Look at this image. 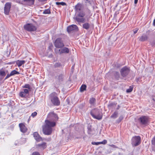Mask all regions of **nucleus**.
Wrapping results in <instances>:
<instances>
[{
    "label": "nucleus",
    "mask_w": 155,
    "mask_h": 155,
    "mask_svg": "<svg viewBox=\"0 0 155 155\" xmlns=\"http://www.w3.org/2000/svg\"><path fill=\"white\" fill-rule=\"evenodd\" d=\"M138 30V28H136L134 30V34H135L137 32Z\"/></svg>",
    "instance_id": "nucleus-42"
},
{
    "label": "nucleus",
    "mask_w": 155,
    "mask_h": 155,
    "mask_svg": "<svg viewBox=\"0 0 155 155\" xmlns=\"http://www.w3.org/2000/svg\"><path fill=\"white\" fill-rule=\"evenodd\" d=\"M24 29L29 31H36L37 27L32 24H27L24 26Z\"/></svg>",
    "instance_id": "nucleus-7"
},
{
    "label": "nucleus",
    "mask_w": 155,
    "mask_h": 155,
    "mask_svg": "<svg viewBox=\"0 0 155 155\" xmlns=\"http://www.w3.org/2000/svg\"><path fill=\"white\" fill-rule=\"evenodd\" d=\"M50 97L52 103L54 105L58 106L60 104V102L56 92H54L51 93L50 95Z\"/></svg>",
    "instance_id": "nucleus-3"
},
{
    "label": "nucleus",
    "mask_w": 155,
    "mask_h": 155,
    "mask_svg": "<svg viewBox=\"0 0 155 155\" xmlns=\"http://www.w3.org/2000/svg\"><path fill=\"white\" fill-rule=\"evenodd\" d=\"M153 24L154 26H155V19L153 20Z\"/></svg>",
    "instance_id": "nucleus-51"
},
{
    "label": "nucleus",
    "mask_w": 155,
    "mask_h": 155,
    "mask_svg": "<svg viewBox=\"0 0 155 155\" xmlns=\"http://www.w3.org/2000/svg\"><path fill=\"white\" fill-rule=\"evenodd\" d=\"M90 114L93 118L97 120H101L102 118L103 114L98 109L94 108L92 109Z\"/></svg>",
    "instance_id": "nucleus-2"
},
{
    "label": "nucleus",
    "mask_w": 155,
    "mask_h": 155,
    "mask_svg": "<svg viewBox=\"0 0 155 155\" xmlns=\"http://www.w3.org/2000/svg\"><path fill=\"white\" fill-rule=\"evenodd\" d=\"M130 71L129 68L125 66L121 68L120 70V73L121 76L123 77H125L129 73Z\"/></svg>",
    "instance_id": "nucleus-9"
},
{
    "label": "nucleus",
    "mask_w": 155,
    "mask_h": 155,
    "mask_svg": "<svg viewBox=\"0 0 155 155\" xmlns=\"http://www.w3.org/2000/svg\"><path fill=\"white\" fill-rule=\"evenodd\" d=\"M61 65V64L59 63H56L54 65V66L55 67H58L60 66Z\"/></svg>",
    "instance_id": "nucleus-39"
},
{
    "label": "nucleus",
    "mask_w": 155,
    "mask_h": 155,
    "mask_svg": "<svg viewBox=\"0 0 155 155\" xmlns=\"http://www.w3.org/2000/svg\"><path fill=\"white\" fill-rule=\"evenodd\" d=\"M33 135L35 140L38 142L42 140V138L39 135L37 132H34Z\"/></svg>",
    "instance_id": "nucleus-17"
},
{
    "label": "nucleus",
    "mask_w": 155,
    "mask_h": 155,
    "mask_svg": "<svg viewBox=\"0 0 155 155\" xmlns=\"http://www.w3.org/2000/svg\"><path fill=\"white\" fill-rule=\"evenodd\" d=\"M152 100L154 101H155V96H153L152 97Z\"/></svg>",
    "instance_id": "nucleus-47"
},
{
    "label": "nucleus",
    "mask_w": 155,
    "mask_h": 155,
    "mask_svg": "<svg viewBox=\"0 0 155 155\" xmlns=\"http://www.w3.org/2000/svg\"><path fill=\"white\" fill-rule=\"evenodd\" d=\"M91 129H88V134H92L91 133Z\"/></svg>",
    "instance_id": "nucleus-46"
},
{
    "label": "nucleus",
    "mask_w": 155,
    "mask_h": 155,
    "mask_svg": "<svg viewBox=\"0 0 155 155\" xmlns=\"http://www.w3.org/2000/svg\"><path fill=\"white\" fill-rule=\"evenodd\" d=\"M151 142L152 144L155 146V136L152 139Z\"/></svg>",
    "instance_id": "nucleus-35"
},
{
    "label": "nucleus",
    "mask_w": 155,
    "mask_h": 155,
    "mask_svg": "<svg viewBox=\"0 0 155 155\" xmlns=\"http://www.w3.org/2000/svg\"><path fill=\"white\" fill-rule=\"evenodd\" d=\"M78 30V26L74 25H72L68 26L67 28V31L69 33L71 32L76 31Z\"/></svg>",
    "instance_id": "nucleus-10"
},
{
    "label": "nucleus",
    "mask_w": 155,
    "mask_h": 155,
    "mask_svg": "<svg viewBox=\"0 0 155 155\" xmlns=\"http://www.w3.org/2000/svg\"><path fill=\"white\" fill-rule=\"evenodd\" d=\"M151 45L152 46H155V40L153 41Z\"/></svg>",
    "instance_id": "nucleus-45"
},
{
    "label": "nucleus",
    "mask_w": 155,
    "mask_h": 155,
    "mask_svg": "<svg viewBox=\"0 0 155 155\" xmlns=\"http://www.w3.org/2000/svg\"><path fill=\"white\" fill-rule=\"evenodd\" d=\"M43 14H50L51 13L50 10L49 9H45L43 12Z\"/></svg>",
    "instance_id": "nucleus-30"
},
{
    "label": "nucleus",
    "mask_w": 155,
    "mask_h": 155,
    "mask_svg": "<svg viewBox=\"0 0 155 155\" xmlns=\"http://www.w3.org/2000/svg\"><path fill=\"white\" fill-rule=\"evenodd\" d=\"M112 105H113V104H110L109 105V106H111Z\"/></svg>",
    "instance_id": "nucleus-54"
},
{
    "label": "nucleus",
    "mask_w": 155,
    "mask_h": 155,
    "mask_svg": "<svg viewBox=\"0 0 155 155\" xmlns=\"http://www.w3.org/2000/svg\"><path fill=\"white\" fill-rule=\"evenodd\" d=\"M7 75L6 76V77H5V80L7 79L8 78H9V77L12 76V75H11V73L9 74L8 72V73H7Z\"/></svg>",
    "instance_id": "nucleus-37"
},
{
    "label": "nucleus",
    "mask_w": 155,
    "mask_h": 155,
    "mask_svg": "<svg viewBox=\"0 0 155 155\" xmlns=\"http://www.w3.org/2000/svg\"><path fill=\"white\" fill-rule=\"evenodd\" d=\"M96 99L93 97L91 98L89 100V103L92 105H94L95 103Z\"/></svg>",
    "instance_id": "nucleus-26"
},
{
    "label": "nucleus",
    "mask_w": 155,
    "mask_h": 155,
    "mask_svg": "<svg viewBox=\"0 0 155 155\" xmlns=\"http://www.w3.org/2000/svg\"><path fill=\"white\" fill-rule=\"evenodd\" d=\"M133 90V87L131 86H130L129 88L127 89L126 90V92L127 93H130Z\"/></svg>",
    "instance_id": "nucleus-33"
},
{
    "label": "nucleus",
    "mask_w": 155,
    "mask_h": 155,
    "mask_svg": "<svg viewBox=\"0 0 155 155\" xmlns=\"http://www.w3.org/2000/svg\"><path fill=\"white\" fill-rule=\"evenodd\" d=\"M69 49L67 47H63L59 49L58 52H57V53H59L60 54H68L69 53Z\"/></svg>",
    "instance_id": "nucleus-13"
},
{
    "label": "nucleus",
    "mask_w": 155,
    "mask_h": 155,
    "mask_svg": "<svg viewBox=\"0 0 155 155\" xmlns=\"http://www.w3.org/2000/svg\"><path fill=\"white\" fill-rule=\"evenodd\" d=\"M82 7V5L80 3H78L75 6V10L77 12H78L81 10Z\"/></svg>",
    "instance_id": "nucleus-21"
},
{
    "label": "nucleus",
    "mask_w": 155,
    "mask_h": 155,
    "mask_svg": "<svg viewBox=\"0 0 155 155\" xmlns=\"http://www.w3.org/2000/svg\"><path fill=\"white\" fill-rule=\"evenodd\" d=\"M87 86L85 84H83L80 88V91L83 92L86 90Z\"/></svg>",
    "instance_id": "nucleus-25"
},
{
    "label": "nucleus",
    "mask_w": 155,
    "mask_h": 155,
    "mask_svg": "<svg viewBox=\"0 0 155 155\" xmlns=\"http://www.w3.org/2000/svg\"><path fill=\"white\" fill-rule=\"evenodd\" d=\"M58 117L57 115L54 112L51 111L48 114L47 120H48L50 121H54L56 123V122L58 120Z\"/></svg>",
    "instance_id": "nucleus-4"
},
{
    "label": "nucleus",
    "mask_w": 155,
    "mask_h": 155,
    "mask_svg": "<svg viewBox=\"0 0 155 155\" xmlns=\"http://www.w3.org/2000/svg\"><path fill=\"white\" fill-rule=\"evenodd\" d=\"M141 137L139 136L133 137L131 139V144L135 147L139 145L141 143Z\"/></svg>",
    "instance_id": "nucleus-6"
},
{
    "label": "nucleus",
    "mask_w": 155,
    "mask_h": 155,
    "mask_svg": "<svg viewBox=\"0 0 155 155\" xmlns=\"http://www.w3.org/2000/svg\"><path fill=\"white\" fill-rule=\"evenodd\" d=\"M37 113L36 112H35L32 114L31 116L34 117L37 115Z\"/></svg>",
    "instance_id": "nucleus-40"
},
{
    "label": "nucleus",
    "mask_w": 155,
    "mask_h": 155,
    "mask_svg": "<svg viewBox=\"0 0 155 155\" xmlns=\"http://www.w3.org/2000/svg\"><path fill=\"white\" fill-rule=\"evenodd\" d=\"M64 74H59L58 75L55 76V78L57 80V81L58 82V84L59 85L60 82L62 81L63 80Z\"/></svg>",
    "instance_id": "nucleus-14"
},
{
    "label": "nucleus",
    "mask_w": 155,
    "mask_h": 155,
    "mask_svg": "<svg viewBox=\"0 0 155 155\" xmlns=\"http://www.w3.org/2000/svg\"><path fill=\"white\" fill-rule=\"evenodd\" d=\"M45 124L42 127L43 133L46 135H50L52 132V128L55 126L56 123L48 120H45Z\"/></svg>",
    "instance_id": "nucleus-1"
},
{
    "label": "nucleus",
    "mask_w": 155,
    "mask_h": 155,
    "mask_svg": "<svg viewBox=\"0 0 155 155\" xmlns=\"http://www.w3.org/2000/svg\"><path fill=\"white\" fill-rule=\"evenodd\" d=\"M118 113L117 111H115L114 113L110 116V118L113 119H115L117 117Z\"/></svg>",
    "instance_id": "nucleus-24"
},
{
    "label": "nucleus",
    "mask_w": 155,
    "mask_h": 155,
    "mask_svg": "<svg viewBox=\"0 0 155 155\" xmlns=\"http://www.w3.org/2000/svg\"><path fill=\"white\" fill-rule=\"evenodd\" d=\"M46 143L43 142L41 144H37L36 145V147L37 148L44 149L46 147Z\"/></svg>",
    "instance_id": "nucleus-18"
},
{
    "label": "nucleus",
    "mask_w": 155,
    "mask_h": 155,
    "mask_svg": "<svg viewBox=\"0 0 155 155\" xmlns=\"http://www.w3.org/2000/svg\"><path fill=\"white\" fill-rule=\"evenodd\" d=\"M109 146L114 148H118V147L115 146V145L114 144L110 145Z\"/></svg>",
    "instance_id": "nucleus-43"
},
{
    "label": "nucleus",
    "mask_w": 155,
    "mask_h": 155,
    "mask_svg": "<svg viewBox=\"0 0 155 155\" xmlns=\"http://www.w3.org/2000/svg\"><path fill=\"white\" fill-rule=\"evenodd\" d=\"M85 15V14L84 12H80L78 13V15L75 17V19L78 22L84 23L85 21V19L83 17Z\"/></svg>",
    "instance_id": "nucleus-5"
},
{
    "label": "nucleus",
    "mask_w": 155,
    "mask_h": 155,
    "mask_svg": "<svg viewBox=\"0 0 155 155\" xmlns=\"http://www.w3.org/2000/svg\"><path fill=\"white\" fill-rule=\"evenodd\" d=\"M8 72V71L5 68H2L0 69V76L4 77Z\"/></svg>",
    "instance_id": "nucleus-16"
},
{
    "label": "nucleus",
    "mask_w": 155,
    "mask_h": 155,
    "mask_svg": "<svg viewBox=\"0 0 155 155\" xmlns=\"http://www.w3.org/2000/svg\"><path fill=\"white\" fill-rule=\"evenodd\" d=\"M10 73L11 74L12 76L14 75L15 74H20L19 72L16 71L15 70H14L12 71Z\"/></svg>",
    "instance_id": "nucleus-28"
},
{
    "label": "nucleus",
    "mask_w": 155,
    "mask_h": 155,
    "mask_svg": "<svg viewBox=\"0 0 155 155\" xmlns=\"http://www.w3.org/2000/svg\"><path fill=\"white\" fill-rule=\"evenodd\" d=\"M107 141L106 140H104L100 142V144H105L107 143Z\"/></svg>",
    "instance_id": "nucleus-36"
},
{
    "label": "nucleus",
    "mask_w": 155,
    "mask_h": 155,
    "mask_svg": "<svg viewBox=\"0 0 155 155\" xmlns=\"http://www.w3.org/2000/svg\"><path fill=\"white\" fill-rule=\"evenodd\" d=\"M84 105L83 104H80L79 106V108L81 109H82L84 107Z\"/></svg>",
    "instance_id": "nucleus-44"
},
{
    "label": "nucleus",
    "mask_w": 155,
    "mask_h": 155,
    "mask_svg": "<svg viewBox=\"0 0 155 155\" xmlns=\"http://www.w3.org/2000/svg\"><path fill=\"white\" fill-rule=\"evenodd\" d=\"M31 90H29L28 89H23V92L25 94H29V91Z\"/></svg>",
    "instance_id": "nucleus-32"
},
{
    "label": "nucleus",
    "mask_w": 155,
    "mask_h": 155,
    "mask_svg": "<svg viewBox=\"0 0 155 155\" xmlns=\"http://www.w3.org/2000/svg\"><path fill=\"white\" fill-rule=\"evenodd\" d=\"M119 119H120V121H121L123 119V117H119Z\"/></svg>",
    "instance_id": "nucleus-52"
},
{
    "label": "nucleus",
    "mask_w": 155,
    "mask_h": 155,
    "mask_svg": "<svg viewBox=\"0 0 155 155\" xmlns=\"http://www.w3.org/2000/svg\"><path fill=\"white\" fill-rule=\"evenodd\" d=\"M90 27V24L88 23H85L83 24V28L86 30L88 29Z\"/></svg>",
    "instance_id": "nucleus-23"
},
{
    "label": "nucleus",
    "mask_w": 155,
    "mask_h": 155,
    "mask_svg": "<svg viewBox=\"0 0 155 155\" xmlns=\"http://www.w3.org/2000/svg\"><path fill=\"white\" fill-rule=\"evenodd\" d=\"M56 4L57 5H61L62 6H64L66 5V3L63 2H56Z\"/></svg>",
    "instance_id": "nucleus-29"
},
{
    "label": "nucleus",
    "mask_w": 155,
    "mask_h": 155,
    "mask_svg": "<svg viewBox=\"0 0 155 155\" xmlns=\"http://www.w3.org/2000/svg\"><path fill=\"white\" fill-rule=\"evenodd\" d=\"M39 2H44L46 1L47 0H38Z\"/></svg>",
    "instance_id": "nucleus-48"
},
{
    "label": "nucleus",
    "mask_w": 155,
    "mask_h": 155,
    "mask_svg": "<svg viewBox=\"0 0 155 155\" xmlns=\"http://www.w3.org/2000/svg\"><path fill=\"white\" fill-rule=\"evenodd\" d=\"M120 107L119 105H118L117 109H118Z\"/></svg>",
    "instance_id": "nucleus-53"
},
{
    "label": "nucleus",
    "mask_w": 155,
    "mask_h": 155,
    "mask_svg": "<svg viewBox=\"0 0 155 155\" xmlns=\"http://www.w3.org/2000/svg\"><path fill=\"white\" fill-rule=\"evenodd\" d=\"M54 45L56 48H60L64 47V46L62 39L61 38H57L54 42Z\"/></svg>",
    "instance_id": "nucleus-8"
},
{
    "label": "nucleus",
    "mask_w": 155,
    "mask_h": 155,
    "mask_svg": "<svg viewBox=\"0 0 155 155\" xmlns=\"http://www.w3.org/2000/svg\"><path fill=\"white\" fill-rule=\"evenodd\" d=\"M147 36L145 34H143L139 38V40L142 41H144L147 40Z\"/></svg>",
    "instance_id": "nucleus-19"
},
{
    "label": "nucleus",
    "mask_w": 155,
    "mask_h": 155,
    "mask_svg": "<svg viewBox=\"0 0 155 155\" xmlns=\"http://www.w3.org/2000/svg\"><path fill=\"white\" fill-rule=\"evenodd\" d=\"M31 86L30 85L28 84H25L24 86H23L22 87L23 88H25L28 89L29 90H31Z\"/></svg>",
    "instance_id": "nucleus-31"
},
{
    "label": "nucleus",
    "mask_w": 155,
    "mask_h": 155,
    "mask_svg": "<svg viewBox=\"0 0 155 155\" xmlns=\"http://www.w3.org/2000/svg\"><path fill=\"white\" fill-rule=\"evenodd\" d=\"M25 63V61L24 60H18L16 62V64L18 67H20Z\"/></svg>",
    "instance_id": "nucleus-22"
},
{
    "label": "nucleus",
    "mask_w": 155,
    "mask_h": 155,
    "mask_svg": "<svg viewBox=\"0 0 155 155\" xmlns=\"http://www.w3.org/2000/svg\"><path fill=\"white\" fill-rule=\"evenodd\" d=\"M19 96L22 97H25L26 95L23 91H21L19 93Z\"/></svg>",
    "instance_id": "nucleus-34"
},
{
    "label": "nucleus",
    "mask_w": 155,
    "mask_h": 155,
    "mask_svg": "<svg viewBox=\"0 0 155 155\" xmlns=\"http://www.w3.org/2000/svg\"><path fill=\"white\" fill-rule=\"evenodd\" d=\"M139 121L141 124L146 125L147 123L148 120L147 117L143 116L139 118Z\"/></svg>",
    "instance_id": "nucleus-12"
},
{
    "label": "nucleus",
    "mask_w": 155,
    "mask_h": 155,
    "mask_svg": "<svg viewBox=\"0 0 155 155\" xmlns=\"http://www.w3.org/2000/svg\"><path fill=\"white\" fill-rule=\"evenodd\" d=\"M114 75L115 78L117 79L118 80L120 78V74L118 72H115Z\"/></svg>",
    "instance_id": "nucleus-27"
},
{
    "label": "nucleus",
    "mask_w": 155,
    "mask_h": 155,
    "mask_svg": "<svg viewBox=\"0 0 155 155\" xmlns=\"http://www.w3.org/2000/svg\"><path fill=\"white\" fill-rule=\"evenodd\" d=\"M15 145H17V143H15Z\"/></svg>",
    "instance_id": "nucleus-55"
},
{
    "label": "nucleus",
    "mask_w": 155,
    "mask_h": 155,
    "mask_svg": "<svg viewBox=\"0 0 155 155\" xmlns=\"http://www.w3.org/2000/svg\"><path fill=\"white\" fill-rule=\"evenodd\" d=\"M74 68V66H73L72 67V68Z\"/></svg>",
    "instance_id": "nucleus-56"
},
{
    "label": "nucleus",
    "mask_w": 155,
    "mask_h": 155,
    "mask_svg": "<svg viewBox=\"0 0 155 155\" xmlns=\"http://www.w3.org/2000/svg\"><path fill=\"white\" fill-rule=\"evenodd\" d=\"M11 7V3H6L4 7V12L5 14L7 15H8Z\"/></svg>",
    "instance_id": "nucleus-11"
},
{
    "label": "nucleus",
    "mask_w": 155,
    "mask_h": 155,
    "mask_svg": "<svg viewBox=\"0 0 155 155\" xmlns=\"http://www.w3.org/2000/svg\"><path fill=\"white\" fill-rule=\"evenodd\" d=\"M91 143L93 145H98L99 144H100V142H92Z\"/></svg>",
    "instance_id": "nucleus-38"
},
{
    "label": "nucleus",
    "mask_w": 155,
    "mask_h": 155,
    "mask_svg": "<svg viewBox=\"0 0 155 155\" xmlns=\"http://www.w3.org/2000/svg\"><path fill=\"white\" fill-rule=\"evenodd\" d=\"M138 0H134V3L136 4L138 2Z\"/></svg>",
    "instance_id": "nucleus-49"
},
{
    "label": "nucleus",
    "mask_w": 155,
    "mask_h": 155,
    "mask_svg": "<svg viewBox=\"0 0 155 155\" xmlns=\"http://www.w3.org/2000/svg\"><path fill=\"white\" fill-rule=\"evenodd\" d=\"M32 155H40V154L38 152H35L32 153Z\"/></svg>",
    "instance_id": "nucleus-41"
},
{
    "label": "nucleus",
    "mask_w": 155,
    "mask_h": 155,
    "mask_svg": "<svg viewBox=\"0 0 155 155\" xmlns=\"http://www.w3.org/2000/svg\"><path fill=\"white\" fill-rule=\"evenodd\" d=\"M86 3H89L90 4V2L88 0H86Z\"/></svg>",
    "instance_id": "nucleus-50"
},
{
    "label": "nucleus",
    "mask_w": 155,
    "mask_h": 155,
    "mask_svg": "<svg viewBox=\"0 0 155 155\" xmlns=\"http://www.w3.org/2000/svg\"><path fill=\"white\" fill-rule=\"evenodd\" d=\"M20 130L23 133H25L27 130V128L23 123H20L19 124Z\"/></svg>",
    "instance_id": "nucleus-15"
},
{
    "label": "nucleus",
    "mask_w": 155,
    "mask_h": 155,
    "mask_svg": "<svg viewBox=\"0 0 155 155\" xmlns=\"http://www.w3.org/2000/svg\"><path fill=\"white\" fill-rule=\"evenodd\" d=\"M27 5L31 6L34 4L35 0H23Z\"/></svg>",
    "instance_id": "nucleus-20"
}]
</instances>
